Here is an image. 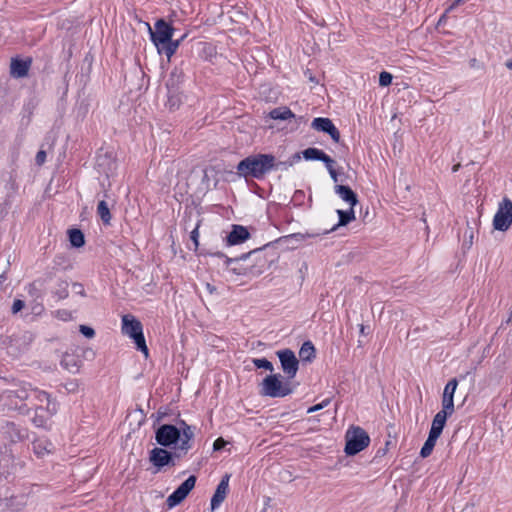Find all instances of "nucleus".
Here are the masks:
<instances>
[{"label": "nucleus", "instance_id": "nucleus-2", "mask_svg": "<svg viewBox=\"0 0 512 512\" xmlns=\"http://www.w3.org/2000/svg\"><path fill=\"white\" fill-rule=\"evenodd\" d=\"M293 162L276 161L272 154H253L242 159L237 164V172L244 178H254L262 180L269 172L273 170H287Z\"/></svg>", "mask_w": 512, "mask_h": 512}, {"label": "nucleus", "instance_id": "nucleus-4", "mask_svg": "<svg viewBox=\"0 0 512 512\" xmlns=\"http://www.w3.org/2000/svg\"><path fill=\"white\" fill-rule=\"evenodd\" d=\"M293 391L291 383L283 381L281 374H269L259 384V394L264 397L284 398Z\"/></svg>", "mask_w": 512, "mask_h": 512}, {"label": "nucleus", "instance_id": "nucleus-24", "mask_svg": "<svg viewBox=\"0 0 512 512\" xmlns=\"http://www.w3.org/2000/svg\"><path fill=\"white\" fill-rule=\"evenodd\" d=\"M81 360L75 356L74 354H70V353H65L63 356H62V359H61V366L68 370L69 372L71 373H76L79 371V368L81 366Z\"/></svg>", "mask_w": 512, "mask_h": 512}, {"label": "nucleus", "instance_id": "nucleus-36", "mask_svg": "<svg viewBox=\"0 0 512 512\" xmlns=\"http://www.w3.org/2000/svg\"><path fill=\"white\" fill-rule=\"evenodd\" d=\"M67 393H76L79 389V384L77 380H69L65 382L62 386Z\"/></svg>", "mask_w": 512, "mask_h": 512}, {"label": "nucleus", "instance_id": "nucleus-31", "mask_svg": "<svg viewBox=\"0 0 512 512\" xmlns=\"http://www.w3.org/2000/svg\"><path fill=\"white\" fill-rule=\"evenodd\" d=\"M97 213L104 224H109L111 221V213L106 201L102 200L97 205Z\"/></svg>", "mask_w": 512, "mask_h": 512}, {"label": "nucleus", "instance_id": "nucleus-30", "mask_svg": "<svg viewBox=\"0 0 512 512\" xmlns=\"http://www.w3.org/2000/svg\"><path fill=\"white\" fill-rule=\"evenodd\" d=\"M69 241L75 248H80L85 244L84 234L79 229H70L68 232Z\"/></svg>", "mask_w": 512, "mask_h": 512}, {"label": "nucleus", "instance_id": "nucleus-8", "mask_svg": "<svg viewBox=\"0 0 512 512\" xmlns=\"http://www.w3.org/2000/svg\"><path fill=\"white\" fill-rule=\"evenodd\" d=\"M512 225V201L504 197L498 205V209L493 218L494 229L498 231H507Z\"/></svg>", "mask_w": 512, "mask_h": 512}, {"label": "nucleus", "instance_id": "nucleus-16", "mask_svg": "<svg viewBox=\"0 0 512 512\" xmlns=\"http://www.w3.org/2000/svg\"><path fill=\"white\" fill-rule=\"evenodd\" d=\"M229 480H230V474H225L219 484L216 487V490L211 498V510L214 511L217 508L220 507L222 502L225 500L226 495L229 491Z\"/></svg>", "mask_w": 512, "mask_h": 512}, {"label": "nucleus", "instance_id": "nucleus-40", "mask_svg": "<svg viewBox=\"0 0 512 512\" xmlns=\"http://www.w3.org/2000/svg\"><path fill=\"white\" fill-rule=\"evenodd\" d=\"M25 306V303L23 300H20V299H16L14 300L13 304H12V313L13 314H16L18 312H20Z\"/></svg>", "mask_w": 512, "mask_h": 512}, {"label": "nucleus", "instance_id": "nucleus-22", "mask_svg": "<svg viewBox=\"0 0 512 512\" xmlns=\"http://www.w3.org/2000/svg\"><path fill=\"white\" fill-rule=\"evenodd\" d=\"M451 415L452 413H448L444 410L439 411L433 418L429 432L440 436L446 424L447 418Z\"/></svg>", "mask_w": 512, "mask_h": 512}, {"label": "nucleus", "instance_id": "nucleus-50", "mask_svg": "<svg viewBox=\"0 0 512 512\" xmlns=\"http://www.w3.org/2000/svg\"><path fill=\"white\" fill-rule=\"evenodd\" d=\"M360 332H361L362 334H364V326H363V325H361V327H360Z\"/></svg>", "mask_w": 512, "mask_h": 512}, {"label": "nucleus", "instance_id": "nucleus-26", "mask_svg": "<svg viewBox=\"0 0 512 512\" xmlns=\"http://www.w3.org/2000/svg\"><path fill=\"white\" fill-rule=\"evenodd\" d=\"M269 117L274 120H288L295 118V114L286 106L274 108L269 112Z\"/></svg>", "mask_w": 512, "mask_h": 512}, {"label": "nucleus", "instance_id": "nucleus-13", "mask_svg": "<svg viewBox=\"0 0 512 512\" xmlns=\"http://www.w3.org/2000/svg\"><path fill=\"white\" fill-rule=\"evenodd\" d=\"M35 409L37 406H44V409H47L48 415H55L58 410V404L55 400H52L50 395L38 388H32L31 398L29 401Z\"/></svg>", "mask_w": 512, "mask_h": 512}, {"label": "nucleus", "instance_id": "nucleus-17", "mask_svg": "<svg viewBox=\"0 0 512 512\" xmlns=\"http://www.w3.org/2000/svg\"><path fill=\"white\" fill-rule=\"evenodd\" d=\"M458 382L455 378L448 381L444 387L442 396V410L452 413L454 412V394L457 388Z\"/></svg>", "mask_w": 512, "mask_h": 512}, {"label": "nucleus", "instance_id": "nucleus-33", "mask_svg": "<svg viewBox=\"0 0 512 512\" xmlns=\"http://www.w3.org/2000/svg\"><path fill=\"white\" fill-rule=\"evenodd\" d=\"M58 300H62L68 297V283L66 281H60L57 289L53 292Z\"/></svg>", "mask_w": 512, "mask_h": 512}, {"label": "nucleus", "instance_id": "nucleus-23", "mask_svg": "<svg viewBox=\"0 0 512 512\" xmlns=\"http://www.w3.org/2000/svg\"><path fill=\"white\" fill-rule=\"evenodd\" d=\"M354 207H351L348 209V210H341V209H338L337 210V214H338V217H339V221L336 225H334L330 230H325L323 232V234H328L329 232L331 231H335L338 227L340 226H345L347 225L348 223H350L351 221L355 220V212H354Z\"/></svg>", "mask_w": 512, "mask_h": 512}, {"label": "nucleus", "instance_id": "nucleus-38", "mask_svg": "<svg viewBox=\"0 0 512 512\" xmlns=\"http://www.w3.org/2000/svg\"><path fill=\"white\" fill-rule=\"evenodd\" d=\"M80 333L86 338H93L95 336V331L92 327L86 325H80L79 327Z\"/></svg>", "mask_w": 512, "mask_h": 512}, {"label": "nucleus", "instance_id": "nucleus-37", "mask_svg": "<svg viewBox=\"0 0 512 512\" xmlns=\"http://www.w3.org/2000/svg\"><path fill=\"white\" fill-rule=\"evenodd\" d=\"M330 402H331V400L329 398L324 399L321 403L309 407L307 410V413H313V412L319 411V410L327 407L330 404Z\"/></svg>", "mask_w": 512, "mask_h": 512}, {"label": "nucleus", "instance_id": "nucleus-6", "mask_svg": "<svg viewBox=\"0 0 512 512\" xmlns=\"http://www.w3.org/2000/svg\"><path fill=\"white\" fill-rule=\"evenodd\" d=\"M345 448L344 452L348 456H353L364 450L370 444V437L367 432L359 427H350L345 434Z\"/></svg>", "mask_w": 512, "mask_h": 512}, {"label": "nucleus", "instance_id": "nucleus-10", "mask_svg": "<svg viewBox=\"0 0 512 512\" xmlns=\"http://www.w3.org/2000/svg\"><path fill=\"white\" fill-rule=\"evenodd\" d=\"M283 373L286 375L287 379H293L299 369V361L295 355V353L290 349H283L276 352Z\"/></svg>", "mask_w": 512, "mask_h": 512}, {"label": "nucleus", "instance_id": "nucleus-49", "mask_svg": "<svg viewBox=\"0 0 512 512\" xmlns=\"http://www.w3.org/2000/svg\"><path fill=\"white\" fill-rule=\"evenodd\" d=\"M42 310H43V306H42V305H39V306L37 307V313H40Z\"/></svg>", "mask_w": 512, "mask_h": 512}, {"label": "nucleus", "instance_id": "nucleus-11", "mask_svg": "<svg viewBox=\"0 0 512 512\" xmlns=\"http://www.w3.org/2000/svg\"><path fill=\"white\" fill-rule=\"evenodd\" d=\"M180 81H182V73L177 70L172 71L166 83L168 89L166 106L170 110L178 109L182 103V95L175 87L176 82Z\"/></svg>", "mask_w": 512, "mask_h": 512}, {"label": "nucleus", "instance_id": "nucleus-5", "mask_svg": "<svg viewBox=\"0 0 512 512\" xmlns=\"http://www.w3.org/2000/svg\"><path fill=\"white\" fill-rule=\"evenodd\" d=\"M121 332L123 335L133 340L138 351L142 352L146 357L149 354L143 334L142 323L132 314H125L121 318Z\"/></svg>", "mask_w": 512, "mask_h": 512}, {"label": "nucleus", "instance_id": "nucleus-48", "mask_svg": "<svg viewBox=\"0 0 512 512\" xmlns=\"http://www.w3.org/2000/svg\"><path fill=\"white\" fill-rule=\"evenodd\" d=\"M459 166H460L459 164H457V165L453 166L452 171H453V172L458 171Z\"/></svg>", "mask_w": 512, "mask_h": 512}, {"label": "nucleus", "instance_id": "nucleus-42", "mask_svg": "<svg viewBox=\"0 0 512 512\" xmlns=\"http://www.w3.org/2000/svg\"><path fill=\"white\" fill-rule=\"evenodd\" d=\"M465 0H454L449 6L448 8L445 10V13L444 15L442 16V18H444L446 16V14L450 13L451 11H453L457 6L461 5L464 3Z\"/></svg>", "mask_w": 512, "mask_h": 512}, {"label": "nucleus", "instance_id": "nucleus-25", "mask_svg": "<svg viewBox=\"0 0 512 512\" xmlns=\"http://www.w3.org/2000/svg\"><path fill=\"white\" fill-rule=\"evenodd\" d=\"M187 37V33L183 34L179 39L173 40L170 38L169 42H165V44L158 50L159 53H164L168 59H170L177 51L181 43Z\"/></svg>", "mask_w": 512, "mask_h": 512}, {"label": "nucleus", "instance_id": "nucleus-44", "mask_svg": "<svg viewBox=\"0 0 512 512\" xmlns=\"http://www.w3.org/2000/svg\"><path fill=\"white\" fill-rule=\"evenodd\" d=\"M198 228L199 226L197 225L192 231H191V234H190V239L193 241V243L195 244V246L197 247L198 246V238H199V231H198Z\"/></svg>", "mask_w": 512, "mask_h": 512}, {"label": "nucleus", "instance_id": "nucleus-46", "mask_svg": "<svg viewBox=\"0 0 512 512\" xmlns=\"http://www.w3.org/2000/svg\"><path fill=\"white\" fill-rule=\"evenodd\" d=\"M305 196L304 192L302 190H296L294 195H293V199L294 200H301L303 199Z\"/></svg>", "mask_w": 512, "mask_h": 512}, {"label": "nucleus", "instance_id": "nucleus-41", "mask_svg": "<svg viewBox=\"0 0 512 512\" xmlns=\"http://www.w3.org/2000/svg\"><path fill=\"white\" fill-rule=\"evenodd\" d=\"M36 164L41 166L46 161V152L44 150H39L35 157Z\"/></svg>", "mask_w": 512, "mask_h": 512}, {"label": "nucleus", "instance_id": "nucleus-28", "mask_svg": "<svg viewBox=\"0 0 512 512\" xmlns=\"http://www.w3.org/2000/svg\"><path fill=\"white\" fill-rule=\"evenodd\" d=\"M439 437L440 436H437V435L429 432L428 438L426 439L424 445L422 446V448L420 450V455L422 458H426L431 455V453L435 447V444L437 442V439Z\"/></svg>", "mask_w": 512, "mask_h": 512}, {"label": "nucleus", "instance_id": "nucleus-35", "mask_svg": "<svg viewBox=\"0 0 512 512\" xmlns=\"http://www.w3.org/2000/svg\"><path fill=\"white\" fill-rule=\"evenodd\" d=\"M393 76L386 71H382L379 75V85L382 87L389 86L392 83Z\"/></svg>", "mask_w": 512, "mask_h": 512}, {"label": "nucleus", "instance_id": "nucleus-45", "mask_svg": "<svg viewBox=\"0 0 512 512\" xmlns=\"http://www.w3.org/2000/svg\"><path fill=\"white\" fill-rule=\"evenodd\" d=\"M57 315L61 320L64 321L69 320L71 318V313L67 310H59L57 312Z\"/></svg>", "mask_w": 512, "mask_h": 512}, {"label": "nucleus", "instance_id": "nucleus-18", "mask_svg": "<svg viewBox=\"0 0 512 512\" xmlns=\"http://www.w3.org/2000/svg\"><path fill=\"white\" fill-rule=\"evenodd\" d=\"M250 237L248 229L242 225H232V230L226 237L229 246L239 245Z\"/></svg>", "mask_w": 512, "mask_h": 512}, {"label": "nucleus", "instance_id": "nucleus-32", "mask_svg": "<svg viewBox=\"0 0 512 512\" xmlns=\"http://www.w3.org/2000/svg\"><path fill=\"white\" fill-rule=\"evenodd\" d=\"M252 362L256 368L265 369L271 373L274 371L273 364L266 358H254Z\"/></svg>", "mask_w": 512, "mask_h": 512}, {"label": "nucleus", "instance_id": "nucleus-12", "mask_svg": "<svg viewBox=\"0 0 512 512\" xmlns=\"http://www.w3.org/2000/svg\"><path fill=\"white\" fill-rule=\"evenodd\" d=\"M196 477L194 475L189 476L178 488H176L172 494L166 499V504L169 508H173L179 505L195 487Z\"/></svg>", "mask_w": 512, "mask_h": 512}, {"label": "nucleus", "instance_id": "nucleus-43", "mask_svg": "<svg viewBox=\"0 0 512 512\" xmlns=\"http://www.w3.org/2000/svg\"><path fill=\"white\" fill-rule=\"evenodd\" d=\"M226 443L227 442L223 438H217L213 443V449L215 451H219L225 447Z\"/></svg>", "mask_w": 512, "mask_h": 512}, {"label": "nucleus", "instance_id": "nucleus-9", "mask_svg": "<svg viewBox=\"0 0 512 512\" xmlns=\"http://www.w3.org/2000/svg\"><path fill=\"white\" fill-rule=\"evenodd\" d=\"M149 31L151 41L159 50L165 42L170 41V38H172L174 33V28L164 19H158L154 24V31H152L150 27Z\"/></svg>", "mask_w": 512, "mask_h": 512}, {"label": "nucleus", "instance_id": "nucleus-14", "mask_svg": "<svg viewBox=\"0 0 512 512\" xmlns=\"http://www.w3.org/2000/svg\"><path fill=\"white\" fill-rule=\"evenodd\" d=\"M149 461L156 468L157 472L165 466L174 465L173 454L162 446L155 447L149 452Z\"/></svg>", "mask_w": 512, "mask_h": 512}, {"label": "nucleus", "instance_id": "nucleus-47", "mask_svg": "<svg viewBox=\"0 0 512 512\" xmlns=\"http://www.w3.org/2000/svg\"><path fill=\"white\" fill-rule=\"evenodd\" d=\"M505 66L512 71V58L505 62Z\"/></svg>", "mask_w": 512, "mask_h": 512}, {"label": "nucleus", "instance_id": "nucleus-21", "mask_svg": "<svg viewBox=\"0 0 512 512\" xmlns=\"http://www.w3.org/2000/svg\"><path fill=\"white\" fill-rule=\"evenodd\" d=\"M303 158L307 161H322L324 164L335 163L334 160L318 148H307L303 152Z\"/></svg>", "mask_w": 512, "mask_h": 512}, {"label": "nucleus", "instance_id": "nucleus-3", "mask_svg": "<svg viewBox=\"0 0 512 512\" xmlns=\"http://www.w3.org/2000/svg\"><path fill=\"white\" fill-rule=\"evenodd\" d=\"M220 256L225 257L227 267L237 264L230 268V271L236 275L255 277L261 275L267 268V259L261 254L260 249L244 253L236 258H229L223 254Z\"/></svg>", "mask_w": 512, "mask_h": 512}, {"label": "nucleus", "instance_id": "nucleus-15", "mask_svg": "<svg viewBox=\"0 0 512 512\" xmlns=\"http://www.w3.org/2000/svg\"><path fill=\"white\" fill-rule=\"evenodd\" d=\"M311 127L317 131H321L330 135L334 142H339L340 133L336 126L329 118L317 117L314 118Z\"/></svg>", "mask_w": 512, "mask_h": 512}, {"label": "nucleus", "instance_id": "nucleus-34", "mask_svg": "<svg viewBox=\"0 0 512 512\" xmlns=\"http://www.w3.org/2000/svg\"><path fill=\"white\" fill-rule=\"evenodd\" d=\"M320 236V233H293V234H290L288 236H285L283 239L285 240H288V239H295L296 241H304L305 239H308V238H314V237H318Z\"/></svg>", "mask_w": 512, "mask_h": 512}, {"label": "nucleus", "instance_id": "nucleus-19", "mask_svg": "<svg viewBox=\"0 0 512 512\" xmlns=\"http://www.w3.org/2000/svg\"><path fill=\"white\" fill-rule=\"evenodd\" d=\"M31 59L22 60L19 58H12L10 64V74L14 78H23L28 75Z\"/></svg>", "mask_w": 512, "mask_h": 512}, {"label": "nucleus", "instance_id": "nucleus-39", "mask_svg": "<svg viewBox=\"0 0 512 512\" xmlns=\"http://www.w3.org/2000/svg\"><path fill=\"white\" fill-rule=\"evenodd\" d=\"M325 167L327 168L329 174H330V177L331 179L337 183L338 182V173L337 171L334 169V163H327L325 164Z\"/></svg>", "mask_w": 512, "mask_h": 512}, {"label": "nucleus", "instance_id": "nucleus-27", "mask_svg": "<svg viewBox=\"0 0 512 512\" xmlns=\"http://www.w3.org/2000/svg\"><path fill=\"white\" fill-rule=\"evenodd\" d=\"M52 416L48 415V411L44 409V406H37L36 414L32 420L37 427H44Z\"/></svg>", "mask_w": 512, "mask_h": 512}, {"label": "nucleus", "instance_id": "nucleus-20", "mask_svg": "<svg viewBox=\"0 0 512 512\" xmlns=\"http://www.w3.org/2000/svg\"><path fill=\"white\" fill-rule=\"evenodd\" d=\"M334 192L351 207H355L359 202L357 194L349 186L337 184L334 187Z\"/></svg>", "mask_w": 512, "mask_h": 512}, {"label": "nucleus", "instance_id": "nucleus-1", "mask_svg": "<svg viewBox=\"0 0 512 512\" xmlns=\"http://www.w3.org/2000/svg\"><path fill=\"white\" fill-rule=\"evenodd\" d=\"M194 429L184 420H179L176 425L162 424L155 431V440L162 447L176 448V455L186 454L192 448Z\"/></svg>", "mask_w": 512, "mask_h": 512}, {"label": "nucleus", "instance_id": "nucleus-29", "mask_svg": "<svg viewBox=\"0 0 512 512\" xmlns=\"http://www.w3.org/2000/svg\"><path fill=\"white\" fill-rule=\"evenodd\" d=\"M299 356L303 361H311L315 358V347L311 341H306L302 344Z\"/></svg>", "mask_w": 512, "mask_h": 512}, {"label": "nucleus", "instance_id": "nucleus-7", "mask_svg": "<svg viewBox=\"0 0 512 512\" xmlns=\"http://www.w3.org/2000/svg\"><path fill=\"white\" fill-rule=\"evenodd\" d=\"M32 386L29 383H21L13 389L5 390L2 394V399L7 401L6 405L9 409H21L19 402L30 401Z\"/></svg>", "mask_w": 512, "mask_h": 512}]
</instances>
